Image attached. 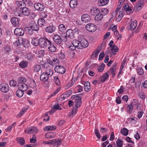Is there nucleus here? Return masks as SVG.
Listing matches in <instances>:
<instances>
[{
    "label": "nucleus",
    "instance_id": "obj_1",
    "mask_svg": "<svg viewBox=\"0 0 147 147\" xmlns=\"http://www.w3.org/2000/svg\"><path fill=\"white\" fill-rule=\"evenodd\" d=\"M51 41L47 38H39L40 46L41 48L47 49Z\"/></svg>",
    "mask_w": 147,
    "mask_h": 147
},
{
    "label": "nucleus",
    "instance_id": "obj_2",
    "mask_svg": "<svg viewBox=\"0 0 147 147\" xmlns=\"http://www.w3.org/2000/svg\"><path fill=\"white\" fill-rule=\"evenodd\" d=\"M82 94L73 95L72 96L71 98L72 99L75 100V106L76 108L79 107L81 104V98L80 95H82Z\"/></svg>",
    "mask_w": 147,
    "mask_h": 147
},
{
    "label": "nucleus",
    "instance_id": "obj_3",
    "mask_svg": "<svg viewBox=\"0 0 147 147\" xmlns=\"http://www.w3.org/2000/svg\"><path fill=\"white\" fill-rule=\"evenodd\" d=\"M16 43L17 44V46L20 45H22L25 48H28L30 45V42L28 40L25 39L21 38L18 41H16Z\"/></svg>",
    "mask_w": 147,
    "mask_h": 147
},
{
    "label": "nucleus",
    "instance_id": "obj_4",
    "mask_svg": "<svg viewBox=\"0 0 147 147\" xmlns=\"http://www.w3.org/2000/svg\"><path fill=\"white\" fill-rule=\"evenodd\" d=\"M9 90V87L8 84L6 83H2L0 84V90L3 93H6Z\"/></svg>",
    "mask_w": 147,
    "mask_h": 147
},
{
    "label": "nucleus",
    "instance_id": "obj_5",
    "mask_svg": "<svg viewBox=\"0 0 147 147\" xmlns=\"http://www.w3.org/2000/svg\"><path fill=\"white\" fill-rule=\"evenodd\" d=\"M47 62L50 65L53 66L58 64L59 60L57 57H54L53 59L49 58L47 59Z\"/></svg>",
    "mask_w": 147,
    "mask_h": 147
},
{
    "label": "nucleus",
    "instance_id": "obj_6",
    "mask_svg": "<svg viewBox=\"0 0 147 147\" xmlns=\"http://www.w3.org/2000/svg\"><path fill=\"white\" fill-rule=\"evenodd\" d=\"M55 72L61 74H64L66 71L65 68L61 65L56 66L55 68Z\"/></svg>",
    "mask_w": 147,
    "mask_h": 147
},
{
    "label": "nucleus",
    "instance_id": "obj_7",
    "mask_svg": "<svg viewBox=\"0 0 147 147\" xmlns=\"http://www.w3.org/2000/svg\"><path fill=\"white\" fill-rule=\"evenodd\" d=\"M34 8L37 11H42L45 9V7L43 5L39 3H36L34 5Z\"/></svg>",
    "mask_w": 147,
    "mask_h": 147
},
{
    "label": "nucleus",
    "instance_id": "obj_8",
    "mask_svg": "<svg viewBox=\"0 0 147 147\" xmlns=\"http://www.w3.org/2000/svg\"><path fill=\"white\" fill-rule=\"evenodd\" d=\"M14 34L18 36H22L24 34V31L23 29L20 28H16L14 31Z\"/></svg>",
    "mask_w": 147,
    "mask_h": 147
},
{
    "label": "nucleus",
    "instance_id": "obj_9",
    "mask_svg": "<svg viewBox=\"0 0 147 147\" xmlns=\"http://www.w3.org/2000/svg\"><path fill=\"white\" fill-rule=\"evenodd\" d=\"M38 129L35 127H30L27 128L25 132L28 134H30L32 133H36L38 131Z\"/></svg>",
    "mask_w": 147,
    "mask_h": 147
},
{
    "label": "nucleus",
    "instance_id": "obj_10",
    "mask_svg": "<svg viewBox=\"0 0 147 147\" xmlns=\"http://www.w3.org/2000/svg\"><path fill=\"white\" fill-rule=\"evenodd\" d=\"M144 1L143 0H139L136 4L135 7L136 8L137 10H139L144 6Z\"/></svg>",
    "mask_w": 147,
    "mask_h": 147
},
{
    "label": "nucleus",
    "instance_id": "obj_11",
    "mask_svg": "<svg viewBox=\"0 0 147 147\" xmlns=\"http://www.w3.org/2000/svg\"><path fill=\"white\" fill-rule=\"evenodd\" d=\"M86 29L90 32H94L96 30L95 26L92 24L89 23L86 26Z\"/></svg>",
    "mask_w": 147,
    "mask_h": 147
},
{
    "label": "nucleus",
    "instance_id": "obj_12",
    "mask_svg": "<svg viewBox=\"0 0 147 147\" xmlns=\"http://www.w3.org/2000/svg\"><path fill=\"white\" fill-rule=\"evenodd\" d=\"M53 39L55 43L57 44H60L62 42V39L61 37L58 34L54 35Z\"/></svg>",
    "mask_w": 147,
    "mask_h": 147
},
{
    "label": "nucleus",
    "instance_id": "obj_13",
    "mask_svg": "<svg viewBox=\"0 0 147 147\" xmlns=\"http://www.w3.org/2000/svg\"><path fill=\"white\" fill-rule=\"evenodd\" d=\"M48 51L51 52H54L56 51V48L51 41L47 47Z\"/></svg>",
    "mask_w": 147,
    "mask_h": 147
},
{
    "label": "nucleus",
    "instance_id": "obj_14",
    "mask_svg": "<svg viewBox=\"0 0 147 147\" xmlns=\"http://www.w3.org/2000/svg\"><path fill=\"white\" fill-rule=\"evenodd\" d=\"M80 42V49L82 48H86L88 45V42L86 39L83 38L81 40Z\"/></svg>",
    "mask_w": 147,
    "mask_h": 147
},
{
    "label": "nucleus",
    "instance_id": "obj_15",
    "mask_svg": "<svg viewBox=\"0 0 147 147\" xmlns=\"http://www.w3.org/2000/svg\"><path fill=\"white\" fill-rule=\"evenodd\" d=\"M82 20L84 22L87 23L89 22L91 20L90 16L87 14H84L82 15L81 17Z\"/></svg>",
    "mask_w": 147,
    "mask_h": 147
},
{
    "label": "nucleus",
    "instance_id": "obj_16",
    "mask_svg": "<svg viewBox=\"0 0 147 147\" xmlns=\"http://www.w3.org/2000/svg\"><path fill=\"white\" fill-rule=\"evenodd\" d=\"M20 20L19 18L13 17L11 19V22L13 26H16L19 23Z\"/></svg>",
    "mask_w": 147,
    "mask_h": 147
},
{
    "label": "nucleus",
    "instance_id": "obj_17",
    "mask_svg": "<svg viewBox=\"0 0 147 147\" xmlns=\"http://www.w3.org/2000/svg\"><path fill=\"white\" fill-rule=\"evenodd\" d=\"M109 78V75L107 73L104 74L101 77L98 78L99 83L104 82Z\"/></svg>",
    "mask_w": 147,
    "mask_h": 147
},
{
    "label": "nucleus",
    "instance_id": "obj_18",
    "mask_svg": "<svg viewBox=\"0 0 147 147\" xmlns=\"http://www.w3.org/2000/svg\"><path fill=\"white\" fill-rule=\"evenodd\" d=\"M48 75L45 72L43 73L40 76V79L41 81L43 82L47 81L49 79Z\"/></svg>",
    "mask_w": 147,
    "mask_h": 147
},
{
    "label": "nucleus",
    "instance_id": "obj_19",
    "mask_svg": "<svg viewBox=\"0 0 147 147\" xmlns=\"http://www.w3.org/2000/svg\"><path fill=\"white\" fill-rule=\"evenodd\" d=\"M22 14L26 16H28L30 14V10L26 7H24L22 8Z\"/></svg>",
    "mask_w": 147,
    "mask_h": 147
},
{
    "label": "nucleus",
    "instance_id": "obj_20",
    "mask_svg": "<svg viewBox=\"0 0 147 147\" xmlns=\"http://www.w3.org/2000/svg\"><path fill=\"white\" fill-rule=\"evenodd\" d=\"M51 141L52 144H55V145L57 147L61 144L62 142V140L61 139H56L52 140Z\"/></svg>",
    "mask_w": 147,
    "mask_h": 147
},
{
    "label": "nucleus",
    "instance_id": "obj_21",
    "mask_svg": "<svg viewBox=\"0 0 147 147\" xmlns=\"http://www.w3.org/2000/svg\"><path fill=\"white\" fill-rule=\"evenodd\" d=\"M90 13L92 15L95 16L98 14H99L100 12L99 9L98 8L93 7L90 9Z\"/></svg>",
    "mask_w": 147,
    "mask_h": 147
},
{
    "label": "nucleus",
    "instance_id": "obj_22",
    "mask_svg": "<svg viewBox=\"0 0 147 147\" xmlns=\"http://www.w3.org/2000/svg\"><path fill=\"white\" fill-rule=\"evenodd\" d=\"M55 28L54 26H50L46 27L45 30L48 33H52L55 31Z\"/></svg>",
    "mask_w": 147,
    "mask_h": 147
},
{
    "label": "nucleus",
    "instance_id": "obj_23",
    "mask_svg": "<svg viewBox=\"0 0 147 147\" xmlns=\"http://www.w3.org/2000/svg\"><path fill=\"white\" fill-rule=\"evenodd\" d=\"M18 86L19 89L25 91L28 88V86L26 84L18 83Z\"/></svg>",
    "mask_w": 147,
    "mask_h": 147
},
{
    "label": "nucleus",
    "instance_id": "obj_24",
    "mask_svg": "<svg viewBox=\"0 0 147 147\" xmlns=\"http://www.w3.org/2000/svg\"><path fill=\"white\" fill-rule=\"evenodd\" d=\"M123 8L127 14H129L132 12L131 8L129 7L128 4L127 3L124 4Z\"/></svg>",
    "mask_w": 147,
    "mask_h": 147
},
{
    "label": "nucleus",
    "instance_id": "obj_25",
    "mask_svg": "<svg viewBox=\"0 0 147 147\" xmlns=\"http://www.w3.org/2000/svg\"><path fill=\"white\" fill-rule=\"evenodd\" d=\"M31 38V43L34 46H37L38 45L40 46L39 38L38 39L37 38Z\"/></svg>",
    "mask_w": 147,
    "mask_h": 147
},
{
    "label": "nucleus",
    "instance_id": "obj_26",
    "mask_svg": "<svg viewBox=\"0 0 147 147\" xmlns=\"http://www.w3.org/2000/svg\"><path fill=\"white\" fill-rule=\"evenodd\" d=\"M69 5L70 7L72 8L76 7L77 5V0H71L69 2Z\"/></svg>",
    "mask_w": 147,
    "mask_h": 147
},
{
    "label": "nucleus",
    "instance_id": "obj_27",
    "mask_svg": "<svg viewBox=\"0 0 147 147\" xmlns=\"http://www.w3.org/2000/svg\"><path fill=\"white\" fill-rule=\"evenodd\" d=\"M84 90L87 92H89L91 89L90 83L88 82H86L84 84Z\"/></svg>",
    "mask_w": 147,
    "mask_h": 147
},
{
    "label": "nucleus",
    "instance_id": "obj_28",
    "mask_svg": "<svg viewBox=\"0 0 147 147\" xmlns=\"http://www.w3.org/2000/svg\"><path fill=\"white\" fill-rule=\"evenodd\" d=\"M56 127L55 126H48L45 127L44 129V130L47 131H51L54 130L56 129Z\"/></svg>",
    "mask_w": 147,
    "mask_h": 147
},
{
    "label": "nucleus",
    "instance_id": "obj_29",
    "mask_svg": "<svg viewBox=\"0 0 147 147\" xmlns=\"http://www.w3.org/2000/svg\"><path fill=\"white\" fill-rule=\"evenodd\" d=\"M59 31L61 32V33H64L66 31V28L63 24H61L59 25L58 26Z\"/></svg>",
    "mask_w": 147,
    "mask_h": 147
},
{
    "label": "nucleus",
    "instance_id": "obj_30",
    "mask_svg": "<svg viewBox=\"0 0 147 147\" xmlns=\"http://www.w3.org/2000/svg\"><path fill=\"white\" fill-rule=\"evenodd\" d=\"M66 35L68 38H71L74 36V33L71 29H69L66 31Z\"/></svg>",
    "mask_w": 147,
    "mask_h": 147
},
{
    "label": "nucleus",
    "instance_id": "obj_31",
    "mask_svg": "<svg viewBox=\"0 0 147 147\" xmlns=\"http://www.w3.org/2000/svg\"><path fill=\"white\" fill-rule=\"evenodd\" d=\"M61 39L63 41L66 43L67 42H68L69 41V38H68V36L67 35H65V33H61Z\"/></svg>",
    "mask_w": 147,
    "mask_h": 147
},
{
    "label": "nucleus",
    "instance_id": "obj_32",
    "mask_svg": "<svg viewBox=\"0 0 147 147\" xmlns=\"http://www.w3.org/2000/svg\"><path fill=\"white\" fill-rule=\"evenodd\" d=\"M80 41L76 40H74L72 43V45L78 49H80Z\"/></svg>",
    "mask_w": 147,
    "mask_h": 147
},
{
    "label": "nucleus",
    "instance_id": "obj_33",
    "mask_svg": "<svg viewBox=\"0 0 147 147\" xmlns=\"http://www.w3.org/2000/svg\"><path fill=\"white\" fill-rule=\"evenodd\" d=\"M72 93V91L71 90H69L67 91L65 93L63 94L62 95V98L64 99L65 98L70 96Z\"/></svg>",
    "mask_w": 147,
    "mask_h": 147
},
{
    "label": "nucleus",
    "instance_id": "obj_34",
    "mask_svg": "<svg viewBox=\"0 0 147 147\" xmlns=\"http://www.w3.org/2000/svg\"><path fill=\"white\" fill-rule=\"evenodd\" d=\"M38 24L40 26H43L46 24L45 20L44 19L40 18L38 20Z\"/></svg>",
    "mask_w": 147,
    "mask_h": 147
},
{
    "label": "nucleus",
    "instance_id": "obj_35",
    "mask_svg": "<svg viewBox=\"0 0 147 147\" xmlns=\"http://www.w3.org/2000/svg\"><path fill=\"white\" fill-rule=\"evenodd\" d=\"M109 1V0H99L98 4L100 6H103L106 5Z\"/></svg>",
    "mask_w": 147,
    "mask_h": 147
},
{
    "label": "nucleus",
    "instance_id": "obj_36",
    "mask_svg": "<svg viewBox=\"0 0 147 147\" xmlns=\"http://www.w3.org/2000/svg\"><path fill=\"white\" fill-rule=\"evenodd\" d=\"M30 83L28 84L29 86L32 88H36V84L35 81L32 79H30Z\"/></svg>",
    "mask_w": 147,
    "mask_h": 147
},
{
    "label": "nucleus",
    "instance_id": "obj_37",
    "mask_svg": "<svg viewBox=\"0 0 147 147\" xmlns=\"http://www.w3.org/2000/svg\"><path fill=\"white\" fill-rule=\"evenodd\" d=\"M103 15L102 13L98 14L95 16L94 20L96 21H101L103 18Z\"/></svg>",
    "mask_w": 147,
    "mask_h": 147
},
{
    "label": "nucleus",
    "instance_id": "obj_38",
    "mask_svg": "<svg viewBox=\"0 0 147 147\" xmlns=\"http://www.w3.org/2000/svg\"><path fill=\"white\" fill-rule=\"evenodd\" d=\"M27 81V79L26 78L23 77H19L18 79V83L26 84Z\"/></svg>",
    "mask_w": 147,
    "mask_h": 147
},
{
    "label": "nucleus",
    "instance_id": "obj_39",
    "mask_svg": "<svg viewBox=\"0 0 147 147\" xmlns=\"http://www.w3.org/2000/svg\"><path fill=\"white\" fill-rule=\"evenodd\" d=\"M137 26V21L134 20L131 22L130 24V29L131 30H134L136 27Z\"/></svg>",
    "mask_w": 147,
    "mask_h": 147
},
{
    "label": "nucleus",
    "instance_id": "obj_40",
    "mask_svg": "<svg viewBox=\"0 0 147 147\" xmlns=\"http://www.w3.org/2000/svg\"><path fill=\"white\" fill-rule=\"evenodd\" d=\"M119 49L117 45H113L111 47V50L114 55L116 54V52H118Z\"/></svg>",
    "mask_w": 147,
    "mask_h": 147
},
{
    "label": "nucleus",
    "instance_id": "obj_41",
    "mask_svg": "<svg viewBox=\"0 0 147 147\" xmlns=\"http://www.w3.org/2000/svg\"><path fill=\"white\" fill-rule=\"evenodd\" d=\"M24 91L19 89L16 92V96L19 97H22L23 95Z\"/></svg>",
    "mask_w": 147,
    "mask_h": 147
},
{
    "label": "nucleus",
    "instance_id": "obj_42",
    "mask_svg": "<svg viewBox=\"0 0 147 147\" xmlns=\"http://www.w3.org/2000/svg\"><path fill=\"white\" fill-rule=\"evenodd\" d=\"M123 3V2L122 1H120V0H119L118 3V6L117 7L116 10L114 11H117V13H118V11L120 9L121 7H122V5Z\"/></svg>",
    "mask_w": 147,
    "mask_h": 147
},
{
    "label": "nucleus",
    "instance_id": "obj_43",
    "mask_svg": "<svg viewBox=\"0 0 147 147\" xmlns=\"http://www.w3.org/2000/svg\"><path fill=\"white\" fill-rule=\"evenodd\" d=\"M17 141L21 145H23L25 144V140L24 138L22 137L18 138Z\"/></svg>",
    "mask_w": 147,
    "mask_h": 147
},
{
    "label": "nucleus",
    "instance_id": "obj_44",
    "mask_svg": "<svg viewBox=\"0 0 147 147\" xmlns=\"http://www.w3.org/2000/svg\"><path fill=\"white\" fill-rule=\"evenodd\" d=\"M59 58L60 59H64L65 57V55L64 54V50H61L58 54Z\"/></svg>",
    "mask_w": 147,
    "mask_h": 147
},
{
    "label": "nucleus",
    "instance_id": "obj_45",
    "mask_svg": "<svg viewBox=\"0 0 147 147\" xmlns=\"http://www.w3.org/2000/svg\"><path fill=\"white\" fill-rule=\"evenodd\" d=\"M19 65L21 67L25 68L27 67L28 63L25 61H22L20 62Z\"/></svg>",
    "mask_w": 147,
    "mask_h": 147
},
{
    "label": "nucleus",
    "instance_id": "obj_46",
    "mask_svg": "<svg viewBox=\"0 0 147 147\" xmlns=\"http://www.w3.org/2000/svg\"><path fill=\"white\" fill-rule=\"evenodd\" d=\"M30 27H31V29L33 30L34 31H37L39 29L38 26L37 25V24L35 23H34Z\"/></svg>",
    "mask_w": 147,
    "mask_h": 147
},
{
    "label": "nucleus",
    "instance_id": "obj_47",
    "mask_svg": "<svg viewBox=\"0 0 147 147\" xmlns=\"http://www.w3.org/2000/svg\"><path fill=\"white\" fill-rule=\"evenodd\" d=\"M48 13L47 12H42L40 13V16L41 18L45 19L48 16Z\"/></svg>",
    "mask_w": 147,
    "mask_h": 147
},
{
    "label": "nucleus",
    "instance_id": "obj_48",
    "mask_svg": "<svg viewBox=\"0 0 147 147\" xmlns=\"http://www.w3.org/2000/svg\"><path fill=\"white\" fill-rule=\"evenodd\" d=\"M128 130L126 128H123L121 131V133L124 136H127L128 134Z\"/></svg>",
    "mask_w": 147,
    "mask_h": 147
},
{
    "label": "nucleus",
    "instance_id": "obj_49",
    "mask_svg": "<svg viewBox=\"0 0 147 147\" xmlns=\"http://www.w3.org/2000/svg\"><path fill=\"white\" fill-rule=\"evenodd\" d=\"M118 13H117V11H113L112 13V17L109 19L108 22H112V20L114 19Z\"/></svg>",
    "mask_w": 147,
    "mask_h": 147
},
{
    "label": "nucleus",
    "instance_id": "obj_50",
    "mask_svg": "<svg viewBox=\"0 0 147 147\" xmlns=\"http://www.w3.org/2000/svg\"><path fill=\"white\" fill-rule=\"evenodd\" d=\"M117 146L118 147H122L123 142L122 140L118 139L116 142Z\"/></svg>",
    "mask_w": 147,
    "mask_h": 147
},
{
    "label": "nucleus",
    "instance_id": "obj_51",
    "mask_svg": "<svg viewBox=\"0 0 147 147\" xmlns=\"http://www.w3.org/2000/svg\"><path fill=\"white\" fill-rule=\"evenodd\" d=\"M123 16V11H120L119 14L117 17V18L116 20L117 21V22L120 21L122 19Z\"/></svg>",
    "mask_w": 147,
    "mask_h": 147
},
{
    "label": "nucleus",
    "instance_id": "obj_52",
    "mask_svg": "<svg viewBox=\"0 0 147 147\" xmlns=\"http://www.w3.org/2000/svg\"><path fill=\"white\" fill-rule=\"evenodd\" d=\"M54 80L56 84L59 86L61 84V83L58 77L56 76L54 77Z\"/></svg>",
    "mask_w": 147,
    "mask_h": 147
},
{
    "label": "nucleus",
    "instance_id": "obj_53",
    "mask_svg": "<svg viewBox=\"0 0 147 147\" xmlns=\"http://www.w3.org/2000/svg\"><path fill=\"white\" fill-rule=\"evenodd\" d=\"M127 112L129 113H131L133 110V108L132 104L129 105L127 106Z\"/></svg>",
    "mask_w": 147,
    "mask_h": 147
},
{
    "label": "nucleus",
    "instance_id": "obj_54",
    "mask_svg": "<svg viewBox=\"0 0 147 147\" xmlns=\"http://www.w3.org/2000/svg\"><path fill=\"white\" fill-rule=\"evenodd\" d=\"M94 132L96 136L98 139H100L101 138V136L98 130L97 129H94Z\"/></svg>",
    "mask_w": 147,
    "mask_h": 147
},
{
    "label": "nucleus",
    "instance_id": "obj_55",
    "mask_svg": "<svg viewBox=\"0 0 147 147\" xmlns=\"http://www.w3.org/2000/svg\"><path fill=\"white\" fill-rule=\"evenodd\" d=\"M116 70L115 69L111 68L109 70L106 72L109 75H111L114 73H116Z\"/></svg>",
    "mask_w": 147,
    "mask_h": 147
},
{
    "label": "nucleus",
    "instance_id": "obj_56",
    "mask_svg": "<svg viewBox=\"0 0 147 147\" xmlns=\"http://www.w3.org/2000/svg\"><path fill=\"white\" fill-rule=\"evenodd\" d=\"M41 66L39 65H36L34 68V71L35 72H37L40 70Z\"/></svg>",
    "mask_w": 147,
    "mask_h": 147
},
{
    "label": "nucleus",
    "instance_id": "obj_57",
    "mask_svg": "<svg viewBox=\"0 0 147 147\" xmlns=\"http://www.w3.org/2000/svg\"><path fill=\"white\" fill-rule=\"evenodd\" d=\"M9 84L11 86L14 87L16 86L17 82L14 80H11L9 82Z\"/></svg>",
    "mask_w": 147,
    "mask_h": 147
},
{
    "label": "nucleus",
    "instance_id": "obj_58",
    "mask_svg": "<svg viewBox=\"0 0 147 147\" xmlns=\"http://www.w3.org/2000/svg\"><path fill=\"white\" fill-rule=\"evenodd\" d=\"M61 87H59L54 92H53L51 95V97H52L55 95L60 90Z\"/></svg>",
    "mask_w": 147,
    "mask_h": 147
},
{
    "label": "nucleus",
    "instance_id": "obj_59",
    "mask_svg": "<svg viewBox=\"0 0 147 147\" xmlns=\"http://www.w3.org/2000/svg\"><path fill=\"white\" fill-rule=\"evenodd\" d=\"M30 142L31 143H35L36 141V137L35 135H33L32 136V138H30Z\"/></svg>",
    "mask_w": 147,
    "mask_h": 147
},
{
    "label": "nucleus",
    "instance_id": "obj_60",
    "mask_svg": "<svg viewBox=\"0 0 147 147\" xmlns=\"http://www.w3.org/2000/svg\"><path fill=\"white\" fill-rule=\"evenodd\" d=\"M109 11L106 8L103 9L102 10V12L100 13H102L103 15V16H105L108 13Z\"/></svg>",
    "mask_w": 147,
    "mask_h": 147
},
{
    "label": "nucleus",
    "instance_id": "obj_61",
    "mask_svg": "<svg viewBox=\"0 0 147 147\" xmlns=\"http://www.w3.org/2000/svg\"><path fill=\"white\" fill-rule=\"evenodd\" d=\"M48 76H51L53 74V71L52 69H48L46 72H45Z\"/></svg>",
    "mask_w": 147,
    "mask_h": 147
},
{
    "label": "nucleus",
    "instance_id": "obj_62",
    "mask_svg": "<svg viewBox=\"0 0 147 147\" xmlns=\"http://www.w3.org/2000/svg\"><path fill=\"white\" fill-rule=\"evenodd\" d=\"M137 71L138 74L140 75H142L144 74L143 70L142 68H137Z\"/></svg>",
    "mask_w": 147,
    "mask_h": 147
},
{
    "label": "nucleus",
    "instance_id": "obj_63",
    "mask_svg": "<svg viewBox=\"0 0 147 147\" xmlns=\"http://www.w3.org/2000/svg\"><path fill=\"white\" fill-rule=\"evenodd\" d=\"M23 3L22 1H16V4L18 6V7H20L21 9H22V5Z\"/></svg>",
    "mask_w": 147,
    "mask_h": 147
},
{
    "label": "nucleus",
    "instance_id": "obj_64",
    "mask_svg": "<svg viewBox=\"0 0 147 147\" xmlns=\"http://www.w3.org/2000/svg\"><path fill=\"white\" fill-rule=\"evenodd\" d=\"M69 55L70 57L71 58H75L76 57V53L74 52L73 51H71L70 52Z\"/></svg>",
    "mask_w": 147,
    "mask_h": 147
}]
</instances>
